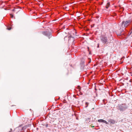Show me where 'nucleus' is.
Masks as SVG:
<instances>
[{"instance_id": "nucleus-13", "label": "nucleus", "mask_w": 132, "mask_h": 132, "mask_svg": "<svg viewBox=\"0 0 132 132\" xmlns=\"http://www.w3.org/2000/svg\"><path fill=\"white\" fill-rule=\"evenodd\" d=\"M11 28H7V29L9 30H10L11 29Z\"/></svg>"}, {"instance_id": "nucleus-8", "label": "nucleus", "mask_w": 132, "mask_h": 132, "mask_svg": "<svg viewBox=\"0 0 132 132\" xmlns=\"http://www.w3.org/2000/svg\"><path fill=\"white\" fill-rule=\"evenodd\" d=\"M110 4L109 3H108L106 6V8L108 9L110 6Z\"/></svg>"}, {"instance_id": "nucleus-11", "label": "nucleus", "mask_w": 132, "mask_h": 132, "mask_svg": "<svg viewBox=\"0 0 132 132\" xmlns=\"http://www.w3.org/2000/svg\"><path fill=\"white\" fill-rule=\"evenodd\" d=\"M89 104V103H88V102H86V103L85 104H86V106H85L86 108H87V107H88V105Z\"/></svg>"}, {"instance_id": "nucleus-21", "label": "nucleus", "mask_w": 132, "mask_h": 132, "mask_svg": "<svg viewBox=\"0 0 132 132\" xmlns=\"http://www.w3.org/2000/svg\"><path fill=\"white\" fill-rule=\"evenodd\" d=\"M122 80V79L120 80V81H121Z\"/></svg>"}, {"instance_id": "nucleus-1", "label": "nucleus", "mask_w": 132, "mask_h": 132, "mask_svg": "<svg viewBox=\"0 0 132 132\" xmlns=\"http://www.w3.org/2000/svg\"><path fill=\"white\" fill-rule=\"evenodd\" d=\"M109 38H110L109 40L107 39V37L106 36H103L101 37L100 39L102 42L105 44L109 43L113 40V37L111 36L109 37Z\"/></svg>"}, {"instance_id": "nucleus-14", "label": "nucleus", "mask_w": 132, "mask_h": 132, "mask_svg": "<svg viewBox=\"0 0 132 132\" xmlns=\"http://www.w3.org/2000/svg\"><path fill=\"white\" fill-rule=\"evenodd\" d=\"M48 126V125L47 124H46V127H47Z\"/></svg>"}, {"instance_id": "nucleus-18", "label": "nucleus", "mask_w": 132, "mask_h": 132, "mask_svg": "<svg viewBox=\"0 0 132 132\" xmlns=\"http://www.w3.org/2000/svg\"><path fill=\"white\" fill-rule=\"evenodd\" d=\"M66 37H64V39H65Z\"/></svg>"}, {"instance_id": "nucleus-17", "label": "nucleus", "mask_w": 132, "mask_h": 132, "mask_svg": "<svg viewBox=\"0 0 132 132\" xmlns=\"http://www.w3.org/2000/svg\"><path fill=\"white\" fill-rule=\"evenodd\" d=\"M99 47V45L98 44V46H97V47Z\"/></svg>"}, {"instance_id": "nucleus-4", "label": "nucleus", "mask_w": 132, "mask_h": 132, "mask_svg": "<svg viewBox=\"0 0 132 132\" xmlns=\"http://www.w3.org/2000/svg\"><path fill=\"white\" fill-rule=\"evenodd\" d=\"M42 34L48 37L49 38L51 37L52 36L51 33L49 31H44L42 32Z\"/></svg>"}, {"instance_id": "nucleus-20", "label": "nucleus", "mask_w": 132, "mask_h": 132, "mask_svg": "<svg viewBox=\"0 0 132 132\" xmlns=\"http://www.w3.org/2000/svg\"><path fill=\"white\" fill-rule=\"evenodd\" d=\"M94 129H96V130H97V129H96V128H94Z\"/></svg>"}, {"instance_id": "nucleus-6", "label": "nucleus", "mask_w": 132, "mask_h": 132, "mask_svg": "<svg viewBox=\"0 0 132 132\" xmlns=\"http://www.w3.org/2000/svg\"><path fill=\"white\" fill-rule=\"evenodd\" d=\"M108 121L110 123L112 124H114L115 123V121L112 119H109L108 120Z\"/></svg>"}, {"instance_id": "nucleus-3", "label": "nucleus", "mask_w": 132, "mask_h": 132, "mask_svg": "<svg viewBox=\"0 0 132 132\" xmlns=\"http://www.w3.org/2000/svg\"><path fill=\"white\" fill-rule=\"evenodd\" d=\"M131 21L130 20L126 21L125 22V21H123L122 22L121 25V26H123L124 24V27H126L130 23Z\"/></svg>"}, {"instance_id": "nucleus-10", "label": "nucleus", "mask_w": 132, "mask_h": 132, "mask_svg": "<svg viewBox=\"0 0 132 132\" xmlns=\"http://www.w3.org/2000/svg\"><path fill=\"white\" fill-rule=\"evenodd\" d=\"M103 119H99V120H98V121L99 122H103Z\"/></svg>"}, {"instance_id": "nucleus-19", "label": "nucleus", "mask_w": 132, "mask_h": 132, "mask_svg": "<svg viewBox=\"0 0 132 132\" xmlns=\"http://www.w3.org/2000/svg\"><path fill=\"white\" fill-rule=\"evenodd\" d=\"M91 62V61L90 60V61H89V63H90Z\"/></svg>"}, {"instance_id": "nucleus-15", "label": "nucleus", "mask_w": 132, "mask_h": 132, "mask_svg": "<svg viewBox=\"0 0 132 132\" xmlns=\"http://www.w3.org/2000/svg\"><path fill=\"white\" fill-rule=\"evenodd\" d=\"M15 11V9H14L13 10H12V11Z\"/></svg>"}, {"instance_id": "nucleus-2", "label": "nucleus", "mask_w": 132, "mask_h": 132, "mask_svg": "<svg viewBox=\"0 0 132 132\" xmlns=\"http://www.w3.org/2000/svg\"><path fill=\"white\" fill-rule=\"evenodd\" d=\"M128 107V105L126 104L123 103L119 105L118 108L120 111L123 112L127 109Z\"/></svg>"}, {"instance_id": "nucleus-16", "label": "nucleus", "mask_w": 132, "mask_h": 132, "mask_svg": "<svg viewBox=\"0 0 132 132\" xmlns=\"http://www.w3.org/2000/svg\"><path fill=\"white\" fill-rule=\"evenodd\" d=\"M91 127H92V128H93V127H94V126H91Z\"/></svg>"}, {"instance_id": "nucleus-5", "label": "nucleus", "mask_w": 132, "mask_h": 132, "mask_svg": "<svg viewBox=\"0 0 132 132\" xmlns=\"http://www.w3.org/2000/svg\"><path fill=\"white\" fill-rule=\"evenodd\" d=\"M123 30L121 28L119 30L118 32H119V33L117 34L118 35L120 36L122 34H123L122 33V32H123Z\"/></svg>"}, {"instance_id": "nucleus-9", "label": "nucleus", "mask_w": 132, "mask_h": 132, "mask_svg": "<svg viewBox=\"0 0 132 132\" xmlns=\"http://www.w3.org/2000/svg\"><path fill=\"white\" fill-rule=\"evenodd\" d=\"M103 122L105 123V124H108V122H107L106 121H105V120H103Z\"/></svg>"}, {"instance_id": "nucleus-12", "label": "nucleus", "mask_w": 132, "mask_h": 132, "mask_svg": "<svg viewBox=\"0 0 132 132\" xmlns=\"http://www.w3.org/2000/svg\"><path fill=\"white\" fill-rule=\"evenodd\" d=\"M10 15H11V17L12 18H13V15H12V14H10Z\"/></svg>"}, {"instance_id": "nucleus-7", "label": "nucleus", "mask_w": 132, "mask_h": 132, "mask_svg": "<svg viewBox=\"0 0 132 132\" xmlns=\"http://www.w3.org/2000/svg\"><path fill=\"white\" fill-rule=\"evenodd\" d=\"M68 38H69L68 40H69V42L71 38L72 39L73 42H74V38L73 37L71 36V35H70L69 36V37Z\"/></svg>"}]
</instances>
